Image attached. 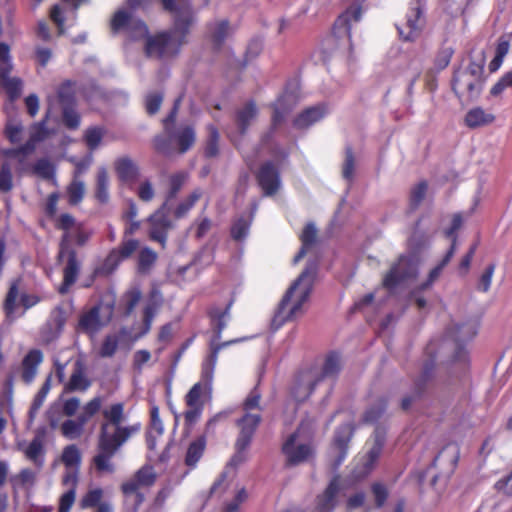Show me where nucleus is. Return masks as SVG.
I'll use <instances>...</instances> for the list:
<instances>
[{
  "label": "nucleus",
  "mask_w": 512,
  "mask_h": 512,
  "mask_svg": "<svg viewBox=\"0 0 512 512\" xmlns=\"http://www.w3.org/2000/svg\"><path fill=\"white\" fill-rule=\"evenodd\" d=\"M166 9L174 12V28L170 34L159 33L148 36L147 27L138 20H132L125 11H118L111 21V27L117 31L127 25L131 35L136 39L146 40L145 49L149 56L160 57L175 54L186 43V37L194 23V15L187 0H162Z\"/></svg>",
  "instance_id": "f257e3e1"
},
{
  "label": "nucleus",
  "mask_w": 512,
  "mask_h": 512,
  "mask_svg": "<svg viewBox=\"0 0 512 512\" xmlns=\"http://www.w3.org/2000/svg\"><path fill=\"white\" fill-rule=\"evenodd\" d=\"M315 271L304 270L286 291L272 319V326L279 329L285 323L294 321L304 312V305L312 291Z\"/></svg>",
  "instance_id": "f03ea898"
},
{
  "label": "nucleus",
  "mask_w": 512,
  "mask_h": 512,
  "mask_svg": "<svg viewBox=\"0 0 512 512\" xmlns=\"http://www.w3.org/2000/svg\"><path fill=\"white\" fill-rule=\"evenodd\" d=\"M485 59L483 55L473 58L469 65L459 69L453 78V90L461 101L477 98L483 87Z\"/></svg>",
  "instance_id": "7ed1b4c3"
},
{
  "label": "nucleus",
  "mask_w": 512,
  "mask_h": 512,
  "mask_svg": "<svg viewBox=\"0 0 512 512\" xmlns=\"http://www.w3.org/2000/svg\"><path fill=\"white\" fill-rule=\"evenodd\" d=\"M106 421L101 428V446L107 451H113L115 441L117 444H123L134 432L138 426H123L124 409L120 403L113 404L103 411Z\"/></svg>",
  "instance_id": "20e7f679"
},
{
  "label": "nucleus",
  "mask_w": 512,
  "mask_h": 512,
  "mask_svg": "<svg viewBox=\"0 0 512 512\" xmlns=\"http://www.w3.org/2000/svg\"><path fill=\"white\" fill-rule=\"evenodd\" d=\"M418 275V260L414 256L400 257L390 268L383 279V285L388 289L415 279Z\"/></svg>",
  "instance_id": "39448f33"
},
{
  "label": "nucleus",
  "mask_w": 512,
  "mask_h": 512,
  "mask_svg": "<svg viewBox=\"0 0 512 512\" xmlns=\"http://www.w3.org/2000/svg\"><path fill=\"white\" fill-rule=\"evenodd\" d=\"M101 405L102 400L99 397L86 403L76 420L67 419L60 425L62 435L69 440L80 438L84 433L85 424L100 410Z\"/></svg>",
  "instance_id": "423d86ee"
},
{
  "label": "nucleus",
  "mask_w": 512,
  "mask_h": 512,
  "mask_svg": "<svg viewBox=\"0 0 512 512\" xmlns=\"http://www.w3.org/2000/svg\"><path fill=\"white\" fill-rule=\"evenodd\" d=\"M155 480L156 474L153 468L150 466H144L122 484L121 490L124 495L126 497L132 496L134 498L135 510L138 509L145 499L144 495L139 492V489L153 485Z\"/></svg>",
  "instance_id": "0eeeda50"
},
{
  "label": "nucleus",
  "mask_w": 512,
  "mask_h": 512,
  "mask_svg": "<svg viewBox=\"0 0 512 512\" xmlns=\"http://www.w3.org/2000/svg\"><path fill=\"white\" fill-rule=\"evenodd\" d=\"M259 421L260 418L258 414L248 413L239 422L240 435L235 444L236 452L229 462L230 466L236 467L246 460L244 450L248 447L254 430L258 425Z\"/></svg>",
  "instance_id": "6e6552de"
},
{
  "label": "nucleus",
  "mask_w": 512,
  "mask_h": 512,
  "mask_svg": "<svg viewBox=\"0 0 512 512\" xmlns=\"http://www.w3.org/2000/svg\"><path fill=\"white\" fill-rule=\"evenodd\" d=\"M283 453L290 464H298L307 460L313 453L311 446L299 431L292 434L283 445Z\"/></svg>",
  "instance_id": "1a4fd4ad"
},
{
  "label": "nucleus",
  "mask_w": 512,
  "mask_h": 512,
  "mask_svg": "<svg viewBox=\"0 0 512 512\" xmlns=\"http://www.w3.org/2000/svg\"><path fill=\"white\" fill-rule=\"evenodd\" d=\"M112 318V308L109 305H99L83 315L79 325L87 333H95L107 325Z\"/></svg>",
  "instance_id": "9d476101"
},
{
  "label": "nucleus",
  "mask_w": 512,
  "mask_h": 512,
  "mask_svg": "<svg viewBox=\"0 0 512 512\" xmlns=\"http://www.w3.org/2000/svg\"><path fill=\"white\" fill-rule=\"evenodd\" d=\"M383 447V439L376 437L372 443L369 444L367 452L359 459L357 464V476L363 477L367 475L374 467L378 460Z\"/></svg>",
  "instance_id": "9b49d317"
},
{
  "label": "nucleus",
  "mask_w": 512,
  "mask_h": 512,
  "mask_svg": "<svg viewBox=\"0 0 512 512\" xmlns=\"http://www.w3.org/2000/svg\"><path fill=\"white\" fill-rule=\"evenodd\" d=\"M61 459L69 469L63 478V482L66 485L71 484L74 486L76 483V469L81 462V454L79 449L75 445L67 446L62 453Z\"/></svg>",
  "instance_id": "f8f14e48"
},
{
  "label": "nucleus",
  "mask_w": 512,
  "mask_h": 512,
  "mask_svg": "<svg viewBox=\"0 0 512 512\" xmlns=\"http://www.w3.org/2000/svg\"><path fill=\"white\" fill-rule=\"evenodd\" d=\"M258 181L266 195H272L280 187L278 172L271 164H265L259 171Z\"/></svg>",
  "instance_id": "ddd939ff"
},
{
  "label": "nucleus",
  "mask_w": 512,
  "mask_h": 512,
  "mask_svg": "<svg viewBox=\"0 0 512 512\" xmlns=\"http://www.w3.org/2000/svg\"><path fill=\"white\" fill-rule=\"evenodd\" d=\"M316 379L317 373L314 371L299 374L293 387L294 397L299 401L307 399L313 390Z\"/></svg>",
  "instance_id": "4468645a"
},
{
  "label": "nucleus",
  "mask_w": 512,
  "mask_h": 512,
  "mask_svg": "<svg viewBox=\"0 0 512 512\" xmlns=\"http://www.w3.org/2000/svg\"><path fill=\"white\" fill-rule=\"evenodd\" d=\"M166 205L153 214L150 218L151 231L150 236L153 240L163 243L165 241V232L169 228V222L166 220Z\"/></svg>",
  "instance_id": "2eb2a0df"
},
{
  "label": "nucleus",
  "mask_w": 512,
  "mask_h": 512,
  "mask_svg": "<svg viewBox=\"0 0 512 512\" xmlns=\"http://www.w3.org/2000/svg\"><path fill=\"white\" fill-rule=\"evenodd\" d=\"M352 435V428L350 425L343 426L337 433L333 446L331 448V453L335 456L337 464L340 463L347 452L348 442Z\"/></svg>",
  "instance_id": "dca6fc26"
},
{
  "label": "nucleus",
  "mask_w": 512,
  "mask_h": 512,
  "mask_svg": "<svg viewBox=\"0 0 512 512\" xmlns=\"http://www.w3.org/2000/svg\"><path fill=\"white\" fill-rule=\"evenodd\" d=\"M362 17V9L358 6L349 8L343 15H341L335 23V31L338 34H345L350 36V25L352 22H357Z\"/></svg>",
  "instance_id": "f3484780"
},
{
  "label": "nucleus",
  "mask_w": 512,
  "mask_h": 512,
  "mask_svg": "<svg viewBox=\"0 0 512 512\" xmlns=\"http://www.w3.org/2000/svg\"><path fill=\"white\" fill-rule=\"evenodd\" d=\"M495 120V116L483 110L482 108L476 107L467 112L465 115V124L470 128H476L484 125L491 124Z\"/></svg>",
  "instance_id": "a211bd4d"
},
{
  "label": "nucleus",
  "mask_w": 512,
  "mask_h": 512,
  "mask_svg": "<svg viewBox=\"0 0 512 512\" xmlns=\"http://www.w3.org/2000/svg\"><path fill=\"white\" fill-rule=\"evenodd\" d=\"M455 247H456V238L453 237L450 250L447 252V254L442 259V261L429 271L426 281L423 282L420 286V288L422 290L428 289L440 277L443 268L449 263V261L453 257L454 252H455Z\"/></svg>",
  "instance_id": "6ab92c4d"
},
{
  "label": "nucleus",
  "mask_w": 512,
  "mask_h": 512,
  "mask_svg": "<svg viewBox=\"0 0 512 512\" xmlns=\"http://www.w3.org/2000/svg\"><path fill=\"white\" fill-rule=\"evenodd\" d=\"M325 115V110L322 107H311L303 111L295 119V126L297 128H307L310 125L321 120Z\"/></svg>",
  "instance_id": "aec40b11"
},
{
  "label": "nucleus",
  "mask_w": 512,
  "mask_h": 512,
  "mask_svg": "<svg viewBox=\"0 0 512 512\" xmlns=\"http://www.w3.org/2000/svg\"><path fill=\"white\" fill-rule=\"evenodd\" d=\"M36 301H29L27 296L19 299V290L16 284H13L5 300V310L8 316H11L19 303L25 308L32 306Z\"/></svg>",
  "instance_id": "412c9836"
},
{
  "label": "nucleus",
  "mask_w": 512,
  "mask_h": 512,
  "mask_svg": "<svg viewBox=\"0 0 512 512\" xmlns=\"http://www.w3.org/2000/svg\"><path fill=\"white\" fill-rule=\"evenodd\" d=\"M42 353L38 350L31 351L23 360V378L26 382H30L37 371V367L42 362Z\"/></svg>",
  "instance_id": "4be33fe9"
},
{
  "label": "nucleus",
  "mask_w": 512,
  "mask_h": 512,
  "mask_svg": "<svg viewBox=\"0 0 512 512\" xmlns=\"http://www.w3.org/2000/svg\"><path fill=\"white\" fill-rule=\"evenodd\" d=\"M121 445L122 444H117V441H115V447L113 448V451L110 452L102 448L101 438H99V453L94 458V463L99 471L112 472L114 470L110 459Z\"/></svg>",
  "instance_id": "5701e85b"
},
{
  "label": "nucleus",
  "mask_w": 512,
  "mask_h": 512,
  "mask_svg": "<svg viewBox=\"0 0 512 512\" xmlns=\"http://www.w3.org/2000/svg\"><path fill=\"white\" fill-rule=\"evenodd\" d=\"M10 71H2L0 67V86L11 99L17 98L21 93L22 82L18 78L9 77Z\"/></svg>",
  "instance_id": "b1692460"
},
{
  "label": "nucleus",
  "mask_w": 512,
  "mask_h": 512,
  "mask_svg": "<svg viewBox=\"0 0 512 512\" xmlns=\"http://www.w3.org/2000/svg\"><path fill=\"white\" fill-rule=\"evenodd\" d=\"M19 447L29 460L36 464L42 463L43 444L41 438H34L27 446L19 444Z\"/></svg>",
  "instance_id": "393cba45"
},
{
  "label": "nucleus",
  "mask_w": 512,
  "mask_h": 512,
  "mask_svg": "<svg viewBox=\"0 0 512 512\" xmlns=\"http://www.w3.org/2000/svg\"><path fill=\"white\" fill-rule=\"evenodd\" d=\"M179 152L187 151L195 141V135L190 127L181 128L174 137Z\"/></svg>",
  "instance_id": "a878e982"
},
{
  "label": "nucleus",
  "mask_w": 512,
  "mask_h": 512,
  "mask_svg": "<svg viewBox=\"0 0 512 512\" xmlns=\"http://www.w3.org/2000/svg\"><path fill=\"white\" fill-rule=\"evenodd\" d=\"M206 446L205 439L200 437L190 444L186 455V463L195 465L201 458Z\"/></svg>",
  "instance_id": "bb28decb"
},
{
  "label": "nucleus",
  "mask_w": 512,
  "mask_h": 512,
  "mask_svg": "<svg viewBox=\"0 0 512 512\" xmlns=\"http://www.w3.org/2000/svg\"><path fill=\"white\" fill-rule=\"evenodd\" d=\"M421 14V10L419 8H416L413 11V14L411 17L407 19V25L409 27V31L405 32L402 28H398L400 37L405 41H411L415 38L416 32L419 30V17Z\"/></svg>",
  "instance_id": "cd10ccee"
},
{
  "label": "nucleus",
  "mask_w": 512,
  "mask_h": 512,
  "mask_svg": "<svg viewBox=\"0 0 512 512\" xmlns=\"http://www.w3.org/2000/svg\"><path fill=\"white\" fill-rule=\"evenodd\" d=\"M256 114V108L252 104L246 105L239 111L237 117V125L242 132H244L245 129L253 122Z\"/></svg>",
  "instance_id": "c85d7f7f"
},
{
  "label": "nucleus",
  "mask_w": 512,
  "mask_h": 512,
  "mask_svg": "<svg viewBox=\"0 0 512 512\" xmlns=\"http://www.w3.org/2000/svg\"><path fill=\"white\" fill-rule=\"evenodd\" d=\"M211 37L215 42H221L230 33V26L226 20H217L210 24Z\"/></svg>",
  "instance_id": "c756f323"
},
{
  "label": "nucleus",
  "mask_w": 512,
  "mask_h": 512,
  "mask_svg": "<svg viewBox=\"0 0 512 512\" xmlns=\"http://www.w3.org/2000/svg\"><path fill=\"white\" fill-rule=\"evenodd\" d=\"M103 490L100 488L90 489L81 499L80 506L82 508L98 507L102 502Z\"/></svg>",
  "instance_id": "7c9ffc66"
},
{
  "label": "nucleus",
  "mask_w": 512,
  "mask_h": 512,
  "mask_svg": "<svg viewBox=\"0 0 512 512\" xmlns=\"http://www.w3.org/2000/svg\"><path fill=\"white\" fill-rule=\"evenodd\" d=\"M89 386L88 380L84 377L83 372L80 369H76L70 381L65 386V391H76L85 390Z\"/></svg>",
  "instance_id": "2f4dec72"
},
{
  "label": "nucleus",
  "mask_w": 512,
  "mask_h": 512,
  "mask_svg": "<svg viewBox=\"0 0 512 512\" xmlns=\"http://www.w3.org/2000/svg\"><path fill=\"white\" fill-rule=\"evenodd\" d=\"M337 491L336 480L332 481L324 494L319 498L318 508L321 512L329 510L334 504V495Z\"/></svg>",
  "instance_id": "473e14b6"
},
{
  "label": "nucleus",
  "mask_w": 512,
  "mask_h": 512,
  "mask_svg": "<svg viewBox=\"0 0 512 512\" xmlns=\"http://www.w3.org/2000/svg\"><path fill=\"white\" fill-rule=\"evenodd\" d=\"M104 135L105 131L103 128L91 127L85 132V142L91 150L96 149L100 145Z\"/></svg>",
  "instance_id": "72a5a7b5"
},
{
  "label": "nucleus",
  "mask_w": 512,
  "mask_h": 512,
  "mask_svg": "<svg viewBox=\"0 0 512 512\" xmlns=\"http://www.w3.org/2000/svg\"><path fill=\"white\" fill-rule=\"evenodd\" d=\"M317 231L316 228L312 224H308L304 227L301 233V240L303 242V246L307 247L311 245L316 239ZM305 248H303L297 256H295L294 261L298 262L304 255Z\"/></svg>",
  "instance_id": "f704fd0d"
},
{
  "label": "nucleus",
  "mask_w": 512,
  "mask_h": 512,
  "mask_svg": "<svg viewBox=\"0 0 512 512\" xmlns=\"http://www.w3.org/2000/svg\"><path fill=\"white\" fill-rule=\"evenodd\" d=\"M116 168L119 176L125 180L132 178L137 172L135 164L127 158L118 160Z\"/></svg>",
  "instance_id": "c9c22d12"
},
{
  "label": "nucleus",
  "mask_w": 512,
  "mask_h": 512,
  "mask_svg": "<svg viewBox=\"0 0 512 512\" xmlns=\"http://www.w3.org/2000/svg\"><path fill=\"white\" fill-rule=\"evenodd\" d=\"M77 274V264L73 257H70L68 265L64 270V283L60 287V292L65 293L68 287L74 283Z\"/></svg>",
  "instance_id": "e433bc0d"
},
{
  "label": "nucleus",
  "mask_w": 512,
  "mask_h": 512,
  "mask_svg": "<svg viewBox=\"0 0 512 512\" xmlns=\"http://www.w3.org/2000/svg\"><path fill=\"white\" fill-rule=\"evenodd\" d=\"M295 104V97L292 94L283 95L275 104L273 121L276 123L280 119V114L289 110Z\"/></svg>",
  "instance_id": "4c0bfd02"
},
{
  "label": "nucleus",
  "mask_w": 512,
  "mask_h": 512,
  "mask_svg": "<svg viewBox=\"0 0 512 512\" xmlns=\"http://www.w3.org/2000/svg\"><path fill=\"white\" fill-rule=\"evenodd\" d=\"M85 194V185L83 182L78 179H74L71 185L68 188V196L71 204L79 203Z\"/></svg>",
  "instance_id": "58836bf2"
},
{
  "label": "nucleus",
  "mask_w": 512,
  "mask_h": 512,
  "mask_svg": "<svg viewBox=\"0 0 512 512\" xmlns=\"http://www.w3.org/2000/svg\"><path fill=\"white\" fill-rule=\"evenodd\" d=\"M22 125L17 120H9L6 127V135L12 143H17L21 140Z\"/></svg>",
  "instance_id": "ea45409f"
},
{
  "label": "nucleus",
  "mask_w": 512,
  "mask_h": 512,
  "mask_svg": "<svg viewBox=\"0 0 512 512\" xmlns=\"http://www.w3.org/2000/svg\"><path fill=\"white\" fill-rule=\"evenodd\" d=\"M202 385L200 383L195 384L186 396V403L189 407H201V396H202Z\"/></svg>",
  "instance_id": "a19ab883"
},
{
  "label": "nucleus",
  "mask_w": 512,
  "mask_h": 512,
  "mask_svg": "<svg viewBox=\"0 0 512 512\" xmlns=\"http://www.w3.org/2000/svg\"><path fill=\"white\" fill-rule=\"evenodd\" d=\"M108 175L104 169H101L97 175V196L100 200L107 199Z\"/></svg>",
  "instance_id": "79ce46f5"
},
{
  "label": "nucleus",
  "mask_w": 512,
  "mask_h": 512,
  "mask_svg": "<svg viewBox=\"0 0 512 512\" xmlns=\"http://www.w3.org/2000/svg\"><path fill=\"white\" fill-rule=\"evenodd\" d=\"M495 272V265L490 264L488 265L485 270L483 271L480 282H479V289L483 292H487L490 289L493 275Z\"/></svg>",
  "instance_id": "37998d69"
},
{
  "label": "nucleus",
  "mask_w": 512,
  "mask_h": 512,
  "mask_svg": "<svg viewBox=\"0 0 512 512\" xmlns=\"http://www.w3.org/2000/svg\"><path fill=\"white\" fill-rule=\"evenodd\" d=\"M12 188V174L11 167L8 164H3L0 171V190L9 191Z\"/></svg>",
  "instance_id": "c03bdc74"
},
{
  "label": "nucleus",
  "mask_w": 512,
  "mask_h": 512,
  "mask_svg": "<svg viewBox=\"0 0 512 512\" xmlns=\"http://www.w3.org/2000/svg\"><path fill=\"white\" fill-rule=\"evenodd\" d=\"M476 334V330L474 327L461 324L455 325L453 328V335L459 340H467L472 338Z\"/></svg>",
  "instance_id": "a18cd8bd"
},
{
  "label": "nucleus",
  "mask_w": 512,
  "mask_h": 512,
  "mask_svg": "<svg viewBox=\"0 0 512 512\" xmlns=\"http://www.w3.org/2000/svg\"><path fill=\"white\" fill-rule=\"evenodd\" d=\"M156 260V254L148 248H144L140 252L139 267L141 270H147Z\"/></svg>",
  "instance_id": "49530a36"
},
{
  "label": "nucleus",
  "mask_w": 512,
  "mask_h": 512,
  "mask_svg": "<svg viewBox=\"0 0 512 512\" xmlns=\"http://www.w3.org/2000/svg\"><path fill=\"white\" fill-rule=\"evenodd\" d=\"M122 260L124 259L121 256L120 252H118L117 250H113L105 260V263L103 265L104 272L111 273Z\"/></svg>",
  "instance_id": "de8ad7c7"
},
{
  "label": "nucleus",
  "mask_w": 512,
  "mask_h": 512,
  "mask_svg": "<svg viewBox=\"0 0 512 512\" xmlns=\"http://www.w3.org/2000/svg\"><path fill=\"white\" fill-rule=\"evenodd\" d=\"M201 193L199 191L191 194L183 203L179 205L176 210V216L182 217L186 212L194 205V203L200 198Z\"/></svg>",
  "instance_id": "09e8293b"
},
{
  "label": "nucleus",
  "mask_w": 512,
  "mask_h": 512,
  "mask_svg": "<svg viewBox=\"0 0 512 512\" xmlns=\"http://www.w3.org/2000/svg\"><path fill=\"white\" fill-rule=\"evenodd\" d=\"M35 173L42 178L49 179L54 173V169L51 163L46 160H40L35 166Z\"/></svg>",
  "instance_id": "8fccbe9b"
},
{
  "label": "nucleus",
  "mask_w": 512,
  "mask_h": 512,
  "mask_svg": "<svg viewBox=\"0 0 512 512\" xmlns=\"http://www.w3.org/2000/svg\"><path fill=\"white\" fill-rule=\"evenodd\" d=\"M0 67L2 71H11L10 49L8 45L0 42Z\"/></svg>",
  "instance_id": "3c124183"
},
{
  "label": "nucleus",
  "mask_w": 512,
  "mask_h": 512,
  "mask_svg": "<svg viewBox=\"0 0 512 512\" xmlns=\"http://www.w3.org/2000/svg\"><path fill=\"white\" fill-rule=\"evenodd\" d=\"M340 369V359L337 356H329L323 367V374L326 376L334 375Z\"/></svg>",
  "instance_id": "603ef678"
},
{
  "label": "nucleus",
  "mask_w": 512,
  "mask_h": 512,
  "mask_svg": "<svg viewBox=\"0 0 512 512\" xmlns=\"http://www.w3.org/2000/svg\"><path fill=\"white\" fill-rule=\"evenodd\" d=\"M440 457L449 460L451 464L454 466L459 458L458 446L454 444L446 446L444 450L441 452Z\"/></svg>",
  "instance_id": "864d4df0"
},
{
  "label": "nucleus",
  "mask_w": 512,
  "mask_h": 512,
  "mask_svg": "<svg viewBox=\"0 0 512 512\" xmlns=\"http://www.w3.org/2000/svg\"><path fill=\"white\" fill-rule=\"evenodd\" d=\"M248 229V222L245 220H239L238 222L235 223V225L232 228V237L235 240H241L247 235Z\"/></svg>",
  "instance_id": "5fc2aeb1"
},
{
  "label": "nucleus",
  "mask_w": 512,
  "mask_h": 512,
  "mask_svg": "<svg viewBox=\"0 0 512 512\" xmlns=\"http://www.w3.org/2000/svg\"><path fill=\"white\" fill-rule=\"evenodd\" d=\"M74 501H75V490H74V488H71L67 493H65L61 497L59 512H69Z\"/></svg>",
  "instance_id": "6e6d98bb"
},
{
  "label": "nucleus",
  "mask_w": 512,
  "mask_h": 512,
  "mask_svg": "<svg viewBox=\"0 0 512 512\" xmlns=\"http://www.w3.org/2000/svg\"><path fill=\"white\" fill-rule=\"evenodd\" d=\"M80 400L78 398H69L63 402V412L66 416H73L80 408Z\"/></svg>",
  "instance_id": "4d7b16f0"
},
{
  "label": "nucleus",
  "mask_w": 512,
  "mask_h": 512,
  "mask_svg": "<svg viewBox=\"0 0 512 512\" xmlns=\"http://www.w3.org/2000/svg\"><path fill=\"white\" fill-rule=\"evenodd\" d=\"M162 103V97L159 94H151L146 99V109L149 114L156 113Z\"/></svg>",
  "instance_id": "13d9d810"
},
{
  "label": "nucleus",
  "mask_w": 512,
  "mask_h": 512,
  "mask_svg": "<svg viewBox=\"0 0 512 512\" xmlns=\"http://www.w3.org/2000/svg\"><path fill=\"white\" fill-rule=\"evenodd\" d=\"M138 246L139 244L136 240H127L117 251L120 252L123 259H126L137 250Z\"/></svg>",
  "instance_id": "bf43d9fd"
},
{
  "label": "nucleus",
  "mask_w": 512,
  "mask_h": 512,
  "mask_svg": "<svg viewBox=\"0 0 512 512\" xmlns=\"http://www.w3.org/2000/svg\"><path fill=\"white\" fill-rule=\"evenodd\" d=\"M383 410L384 404L383 402H380L375 407H371L366 411L364 414V420L369 423L376 421L381 416Z\"/></svg>",
  "instance_id": "052dcab7"
},
{
  "label": "nucleus",
  "mask_w": 512,
  "mask_h": 512,
  "mask_svg": "<svg viewBox=\"0 0 512 512\" xmlns=\"http://www.w3.org/2000/svg\"><path fill=\"white\" fill-rule=\"evenodd\" d=\"M427 192V185L425 183L417 184L411 191V200L414 203H419L422 201Z\"/></svg>",
  "instance_id": "680f3d73"
},
{
  "label": "nucleus",
  "mask_w": 512,
  "mask_h": 512,
  "mask_svg": "<svg viewBox=\"0 0 512 512\" xmlns=\"http://www.w3.org/2000/svg\"><path fill=\"white\" fill-rule=\"evenodd\" d=\"M353 171H354V159H353L351 152L347 151L345 162L343 165V170H342L343 176L346 179H350L353 175Z\"/></svg>",
  "instance_id": "e2e57ef3"
},
{
  "label": "nucleus",
  "mask_w": 512,
  "mask_h": 512,
  "mask_svg": "<svg viewBox=\"0 0 512 512\" xmlns=\"http://www.w3.org/2000/svg\"><path fill=\"white\" fill-rule=\"evenodd\" d=\"M138 194L141 200L150 201L154 196V190L150 183L144 182L140 185Z\"/></svg>",
  "instance_id": "0e129e2a"
},
{
  "label": "nucleus",
  "mask_w": 512,
  "mask_h": 512,
  "mask_svg": "<svg viewBox=\"0 0 512 512\" xmlns=\"http://www.w3.org/2000/svg\"><path fill=\"white\" fill-rule=\"evenodd\" d=\"M117 348V341L114 337H108L102 345L101 354L111 356Z\"/></svg>",
  "instance_id": "69168bd1"
},
{
  "label": "nucleus",
  "mask_w": 512,
  "mask_h": 512,
  "mask_svg": "<svg viewBox=\"0 0 512 512\" xmlns=\"http://www.w3.org/2000/svg\"><path fill=\"white\" fill-rule=\"evenodd\" d=\"M510 49V41L506 37H501L498 40V44L496 47V56L504 59V57L508 54Z\"/></svg>",
  "instance_id": "338daca9"
},
{
  "label": "nucleus",
  "mask_w": 512,
  "mask_h": 512,
  "mask_svg": "<svg viewBox=\"0 0 512 512\" xmlns=\"http://www.w3.org/2000/svg\"><path fill=\"white\" fill-rule=\"evenodd\" d=\"M25 104H26L28 113L31 116H35L37 114L38 110H39V99H38V97L36 95H34V94L29 95L25 99Z\"/></svg>",
  "instance_id": "774afa93"
}]
</instances>
